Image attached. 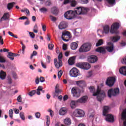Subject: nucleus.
I'll use <instances>...</instances> for the list:
<instances>
[{"label":"nucleus","mask_w":126,"mask_h":126,"mask_svg":"<svg viewBox=\"0 0 126 126\" xmlns=\"http://www.w3.org/2000/svg\"><path fill=\"white\" fill-rule=\"evenodd\" d=\"M67 113V109L65 108H62L59 111V115L63 116Z\"/></svg>","instance_id":"23"},{"label":"nucleus","mask_w":126,"mask_h":126,"mask_svg":"<svg viewBox=\"0 0 126 126\" xmlns=\"http://www.w3.org/2000/svg\"><path fill=\"white\" fill-rule=\"evenodd\" d=\"M109 31H110V27L108 25L103 26V33L105 34H108Z\"/></svg>","instance_id":"27"},{"label":"nucleus","mask_w":126,"mask_h":126,"mask_svg":"<svg viewBox=\"0 0 126 126\" xmlns=\"http://www.w3.org/2000/svg\"><path fill=\"white\" fill-rule=\"evenodd\" d=\"M111 94L112 96H117L120 94V90L119 88H116L114 90L111 89Z\"/></svg>","instance_id":"17"},{"label":"nucleus","mask_w":126,"mask_h":126,"mask_svg":"<svg viewBox=\"0 0 126 126\" xmlns=\"http://www.w3.org/2000/svg\"><path fill=\"white\" fill-rule=\"evenodd\" d=\"M106 84L107 85V86H109V87H111V77H109L106 81Z\"/></svg>","instance_id":"37"},{"label":"nucleus","mask_w":126,"mask_h":126,"mask_svg":"<svg viewBox=\"0 0 126 126\" xmlns=\"http://www.w3.org/2000/svg\"><path fill=\"white\" fill-rule=\"evenodd\" d=\"M35 118H36V119H40L41 117V114L40 113V112L35 113Z\"/></svg>","instance_id":"47"},{"label":"nucleus","mask_w":126,"mask_h":126,"mask_svg":"<svg viewBox=\"0 0 126 126\" xmlns=\"http://www.w3.org/2000/svg\"><path fill=\"white\" fill-rule=\"evenodd\" d=\"M6 61L5 59H4V58L2 57V56H0V63H5Z\"/></svg>","instance_id":"49"},{"label":"nucleus","mask_w":126,"mask_h":126,"mask_svg":"<svg viewBox=\"0 0 126 126\" xmlns=\"http://www.w3.org/2000/svg\"><path fill=\"white\" fill-rule=\"evenodd\" d=\"M63 60V53H60L59 54V55L58 56V61H62Z\"/></svg>","instance_id":"48"},{"label":"nucleus","mask_w":126,"mask_h":126,"mask_svg":"<svg viewBox=\"0 0 126 126\" xmlns=\"http://www.w3.org/2000/svg\"><path fill=\"white\" fill-rule=\"evenodd\" d=\"M51 12L53 14H58L59 13V9L56 7H54L51 9Z\"/></svg>","instance_id":"33"},{"label":"nucleus","mask_w":126,"mask_h":126,"mask_svg":"<svg viewBox=\"0 0 126 126\" xmlns=\"http://www.w3.org/2000/svg\"><path fill=\"white\" fill-rule=\"evenodd\" d=\"M115 48V46H114V44L112 43L111 44V52H114V49Z\"/></svg>","instance_id":"60"},{"label":"nucleus","mask_w":126,"mask_h":126,"mask_svg":"<svg viewBox=\"0 0 126 126\" xmlns=\"http://www.w3.org/2000/svg\"><path fill=\"white\" fill-rule=\"evenodd\" d=\"M21 12H26V13L28 15H30V11H29V10L26 8H24V9H22Z\"/></svg>","instance_id":"38"},{"label":"nucleus","mask_w":126,"mask_h":126,"mask_svg":"<svg viewBox=\"0 0 126 126\" xmlns=\"http://www.w3.org/2000/svg\"><path fill=\"white\" fill-rule=\"evenodd\" d=\"M87 100H88V97L86 95H84L76 100V102L80 103L81 104H84V103H86V102H87Z\"/></svg>","instance_id":"14"},{"label":"nucleus","mask_w":126,"mask_h":126,"mask_svg":"<svg viewBox=\"0 0 126 126\" xmlns=\"http://www.w3.org/2000/svg\"><path fill=\"white\" fill-rule=\"evenodd\" d=\"M71 6H72L73 7H74L76 4H77V2L75 1V0H72L71 1Z\"/></svg>","instance_id":"40"},{"label":"nucleus","mask_w":126,"mask_h":126,"mask_svg":"<svg viewBox=\"0 0 126 126\" xmlns=\"http://www.w3.org/2000/svg\"><path fill=\"white\" fill-rule=\"evenodd\" d=\"M77 67H79L80 68H82V69H85L87 70L91 67L90 64L87 63H77L76 64Z\"/></svg>","instance_id":"6"},{"label":"nucleus","mask_w":126,"mask_h":126,"mask_svg":"<svg viewBox=\"0 0 126 126\" xmlns=\"http://www.w3.org/2000/svg\"><path fill=\"white\" fill-rule=\"evenodd\" d=\"M37 53L36 52V51H34L31 56V59H32L34 56H37Z\"/></svg>","instance_id":"55"},{"label":"nucleus","mask_w":126,"mask_h":126,"mask_svg":"<svg viewBox=\"0 0 126 126\" xmlns=\"http://www.w3.org/2000/svg\"><path fill=\"white\" fill-rule=\"evenodd\" d=\"M9 18V14L8 13H5L4 14L3 16L0 18V22L3 21L4 20H7Z\"/></svg>","instance_id":"21"},{"label":"nucleus","mask_w":126,"mask_h":126,"mask_svg":"<svg viewBox=\"0 0 126 126\" xmlns=\"http://www.w3.org/2000/svg\"><path fill=\"white\" fill-rule=\"evenodd\" d=\"M18 56H19V54L13 53L12 52H8L7 58H8V59H10L11 61H13V60H14V58L11 57H17Z\"/></svg>","instance_id":"18"},{"label":"nucleus","mask_w":126,"mask_h":126,"mask_svg":"<svg viewBox=\"0 0 126 126\" xmlns=\"http://www.w3.org/2000/svg\"><path fill=\"white\" fill-rule=\"evenodd\" d=\"M48 49L49 50H50V51L54 50V44L52 43H49L48 44Z\"/></svg>","instance_id":"44"},{"label":"nucleus","mask_w":126,"mask_h":126,"mask_svg":"<svg viewBox=\"0 0 126 126\" xmlns=\"http://www.w3.org/2000/svg\"><path fill=\"white\" fill-rule=\"evenodd\" d=\"M121 26V23H114L111 26V33L112 34H116V35H119L120 32L119 31V28Z\"/></svg>","instance_id":"4"},{"label":"nucleus","mask_w":126,"mask_h":126,"mask_svg":"<svg viewBox=\"0 0 126 126\" xmlns=\"http://www.w3.org/2000/svg\"><path fill=\"white\" fill-rule=\"evenodd\" d=\"M54 64L56 68H60L63 66V61L61 60H58L57 59H54Z\"/></svg>","instance_id":"13"},{"label":"nucleus","mask_w":126,"mask_h":126,"mask_svg":"<svg viewBox=\"0 0 126 126\" xmlns=\"http://www.w3.org/2000/svg\"><path fill=\"white\" fill-rule=\"evenodd\" d=\"M15 4V3L14 2L8 3L7 5V9L8 10H10V9H12L13 8V6H14Z\"/></svg>","instance_id":"32"},{"label":"nucleus","mask_w":126,"mask_h":126,"mask_svg":"<svg viewBox=\"0 0 126 126\" xmlns=\"http://www.w3.org/2000/svg\"><path fill=\"white\" fill-rule=\"evenodd\" d=\"M76 103H78L76 100H72L70 102V107L71 109H75L76 107Z\"/></svg>","instance_id":"31"},{"label":"nucleus","mask_w":126,"mask_h":126,"mask_svg":"<svg viewBox=\"0 0 126 126\" xmlns=\"http://www.w3.org/2000/svg\"><path fill=\"white\" fill-rule=\"evenodd\" d=\"M117 82V76H111V86H114Z\"/></svg>","instance_id":"24"},{"label":"nucleus","mask_w":126,"mask_h":126,"mask_svg":"<svg viewBox=\"0 0 126 126\" xmlns=\"http://www.w3.org/2000/svg\"><path fill=\"white\" fill-rule=\"evenodd\" d=\"M69 65H72L74 63V58L71 57L68 61Z\"/></svg>","instance_id":"35"},{"label":"nucleus","mask_w":126,"mask_h":126,"mask_svg":"<svg viewBox=\"0 0 126 126\" xmlns=\"http://www.w3.org/2000/svg\"><path fill=\"white\" fill-rule=\"evenodd\" d=\"M79 74V70L76 67L72 68L69 71V75L71 77H77Z\"/></svg>","instance_id":"9"},{"label":"nucleus","mask_w":126,"mask_h":126,"mask_svg":"<svg viewBox=\"0 0 126 126\" xmlns=\"http://www.w3.org/2000/svg\"><path fill=\"white\" fill-rule=\"evenodd\" d=\"M63 36H68V32H63Z\"/></svg>","instance_id":"63"},{"label":"nucleus","mask_w":126,"mask_h":126,"mask_svg":"<svg viewBox=\"0 0 126 126\" xmlns=\"http://www.w3.org/2000/svg\"><path fill=\"white\" fill-rule=\"evenodd\" d=\"M13 110H14V112L15 113L19 114V110H18L16 108H14Z\"/></svg>","instance_id":"61"},{"label":"nucleus","mask_w":126,"mask_h":126,"mask_svg":"<svg viewBox=\"0 0 126 126\" xmlns=\"http://www.w3.org/2000/svg\"><path fill=\"white\" fill-rule=\"evenodd\" d=\"M20 118L22 119L23 121L25 120V117H24V112H20Z\"/></svg>","instance_id":"46"},{"label":"nucleus","mask_w":126,"mask_h":126,"mask_svg":"<svg viewBox=\"0 0 126 126\" xmlns=\"http://www.w3.org/2000/svg\"><path fill=\"white\" fill-rule=\"evenodd\" d=\"M62 75H63V71L60 70L58 72V78H61V77H62Z\"/></svg>","instance_id":"50"},{"label":"nucleus","mask_w":126,"mask_h":126,"mask_svg":"<svg viewBox=\"0 0 126 126\" xmlns=\"http://www.w3.org/2000/svg\"><path fill=\"white\" fill-rule=\"evenodd\" d=\"M83 11H87V8L79 7L75 8V10L73 11L75 16L80 15V14H84Z\"/></svg>","instance_id":"7"},{"label":"nucleus","mask_w":126,"mask_h":126,"mask_svg":"<svg viewBox=\"0 0 126 126\" xmlns=\"http://www.w3.org/2000/svg\"><path fill=\"white\" fill-rule=\"evenodd\" d=\"M39 80L40 82H45V78H44V77H40Z\"/></svg>","instance_id":"59"},{"label":"nucleus","mask_w":126,"mask_h":126,"mask_svg":"<svg viewBox=\"0 0 126 126\" xmlns=\"http://www.w3.org/2000/svg\"><path fill=\"white\" fill-rule=\"evenodd\" d=\"M104 44V40L103 39H100L98 40L97 43L96 44V47H99V46H102Z\"/></svg>","instance_id":"34"},{"label":"nucleus","mask_w":126,"mask_h":126,"mask_svg":"<svg viewBox=\"0 0 126 126\" xmlns=\"http://www.w3.org/2000/svg\"><path fill=\"white\" fill-rule=\"evenodd\" d=\"M71 91L73 97H75L76 98L80 97V92H79V90H77L76 88H72Z\"/></svg>","instance_id":"11"},{"label":"nucleus","mask_w":126,"mask_h":126,"mask_svg":"<svg viewBox=\"0 0 126 126\" xmlns=\"http://www.w3.org/2000/svg\"><path fill=\"white\" fill-rule=\"evenodd\" d=\"M17 101L19 103H21V102H22V98H21V95H19L17 97Z\"/></svg>","instance_id":"54"},{"label":"nucleus","mask_w":126,"mask_h":126,"mask_svg":"<svg viewBox=\"0 0 126 126\" xmlns=\"http://www.w3.org/2000/svg\"><path fill=\"white\" fill-rule=\"evenodd\" d=\"M39 11L42 13H46V12H48V9L45 7H43L39 9Z\"/></svg>","instance_id":"36"},{"label":"nucleus","mask_w":126,"mask_h":126,"mask_svg":"<svg viewBox=\"0 0 126 126\" xmlns=\"http://www.w3.org/2000/svg\"><path fill=\"white\" fill-rule=\"evenodd\" d=\"M116 4V0H111V5L113 6V5H115Z\"/></svg>","instance_id":"58"},{"label":"nucleus","mask_w":126,"mask_h":126,"mask_svg":"<svg viewBox=\"0 0 126 126\" xmlns=\"http://www.w3.org/2000/svg\"><path fill=\"white\" fill-rule=\"evenodd\" d=\"M7 81L9 83V84H11L12 82V80L11 79V77L8 76L7 77Z\"/></svg>","instance_id":"53"},{"label":"nucleus","mask_w":126,"mask_h":126,"mask_svg":"<svg viewBox=\"0 0 126 126\" xmlns=\"http://www.w3.org/2000/svg\"><path fill=\"white\" fill-rule=\"evenodd\" d=\"M116 116H114L113 115H111V123H115V121H116Z\"/></svg>","instance_id":"39"},{"label":"nucleus","mask_w":126,"mask_h":126,"mask_svg":"<svg viewBox=\"0 0 126 126\" xmlns=\"http://www.w3.org/2000/svg\"><path fill=\"white\" fill-rule=\"evenodd\" d=\"M97 57L94 55H91L88 57V62L91 63H94L97 62Z\"/></svg>","instance_id":"12"},{"label":"nucleus","mask_w":126,"mask_h":126,"mask_svg":"<svg viewBox=\"0 0 126 126\" xmlns=\"http://www.w3.org/2000/svg\"><path fill=\"white\" fill-rule=\"evenodd\" d=\"M64 16L65 18L68 20H71L73 19V18H75V15L72 10L66 12L64 14Z\"/></svg>","instance_id":"8"},{"label":"nucleus","mask_w":126,"mask_h":126,"mask_svg":"<svg viewBox=\"0 0 126 126\" xmlns=\"http://www.w3.org/2000/svg\"><path fill=\"white\" fill-rule=\"evenodd\" d=\"M74 116L76 117L77 118H82V117H84V115L85 113L84 111L81 109H76L73 113Z\"/></svg>","instance_id":"10"},{"label":"nucleus","mask_w":126,"mask_h":126,"mask_svg":"<svg viewBox=\"0 0 126 126\" xmlns=\"http://www.w3.org/2000/svg\"><path fill=\"white\" fill-rule=\"evenodd\" d=\"M107 52L111 53V41L107 42L106 46L104 47H99L96 49V52L100 54H106Z\"/></svg>","instance_id":"2"},{"label":"nucleus","mask_w":126,"mask_h":126,"mask_svg":"<svg viewBox=\"0 0 126 126\" xmlns=\"http://www.w3.org/2000/svg\"><path fill=\"white\" fill-rule=\"evenodd\" d=\"M5 77H6V74L5 72L2 70L0 71V78L2 80L3 79H5Z\"/></svg>","instance_id":"28"},{"label":"nucleus","mask_w":126,"mask_h":126,"mask_svg":"<svg viewBox=\"0 0 126 126\" xmlns=\"http://www.w3.org/2000/svg\"><path fill=\"white\" fill-rule=\"evenodd\" d=\"M121 119L124 121V126H126V109L123 110V112H122V114Z\"/></svg>","instance_id":"15"},{"label":"nucleus","mask_w":126,"mask_h":126,"mask_svg":"<svg viewBox=\"0 0 126 126\" xmlns=\"http://www.w3.org/2000/svg\"><path fill=\"white\" fill-rule=\"evenodd\" d=\"M121 45L122 46V47H125V46H126V42L125 41H122L121 43Z\"/></svg>","instance_id":"62"},{"label":"nucleus","mask_w":126,"mask_h":126,"mask_svg":"<svg viewBox=\"0 0 126 126\" xmlns=\"http://www.w3.org/2000/svg\"><path fill=\"white\" fill-rule=\"evenodd\" d=\"M67 26V25H66V23L65 22H62L59 25V28L61 30H63V29H65Z\"/></svg>","instance_id":"20"},{"label":"nucleus","mask_w":126,"mask_h":126,"mask_svg":"<svg viewBox=\"0 0 126 126\" xmlns=\"http://www.w3.org/2000/svg\"><path fill=\"white\" fill-rule=\"evenodd\" d=\"M9 117L11 118V119H12V117H13V110L12 109L9 110Z\"/></svg>","instance_id":"45"},{"label":"nucleus","mask_w":126,"mask_h":126,"mask_svg":"<svg viewBox=\"0 0 126 126\" xmlns=\"http://www.w3.org/2000/svg\"><path fill=\"white\" fill-rule=\"evenodd\" d=\"M63 122L66 126H70V125H71V120L68 118L65 119Z\"/></svg>","instance_id":"29"},{"label":"nucleus","mask_w":126,"mask_h":126,"mask_svg":"<svg viewBox=\"0 0 126 126\" xmlns=\"http://www.w3.org/2000/svg\"><path fill=\"white\" fill-rule=\"evenodd\" d=\"M119 72L123 75H126V66H123L120 68Z\"/></svg>","instance_id":"26"},{"label":"nucleus","mask_w":126,"mask_h":126,"mask_svg":"<svg viewBox=\"0 0 126 126\" xmlns=\"http://www.w3.org/2000/svg\"><path fill=\"white\" fill-rule=\"evenodd\" d=\"M60 86H59V84H57L56 87H55V93L57 94H55L54 95V97L55 98V97H56V96H58V95L61 94V93L62 92V91L61 90H60Z\"/></svg>","instance_id":"19"},{"label":"nucleus","mask_w":126,"mask_h":126,"mask_svg":"<svg viewBox=\"0 0 126 126\" xmlns=\"http://www.w3.org/2000/svg\"><path fill=\"white\" fill-rule=\"evenodd\" d=\"M49 17H50L51 21H53V22H56V21L57 20V18L55 17H54V16H52L51 15H50L49 16Z\"/></svg>","instance_id":"42"},{"label":"nucleus","mask_w":126,"mask_h":126,"mask_svg":"<svg viewBox=\"0 0 126 126\" xmlns=\"http://www.w3.org/2000/svg\"><path fill=\"white\" fill-rule=\"evenodd\" d=\"M51 4H52V1H51L50 0H48L46 2V5H47V6H50Z\"/></svg>","instance_id":"51"},{"label":"nucleus","mask_w":126,"mask_h":126,"mask_svg":"<svg viewBox=\"0 0 126 126\" xmlns=\"http://www.w3.org/2000/svg\"><path fill=\"white\" fill-rule=\"evenodd\" d=\"M30 36L32 38V39H34L35 38V34L32 32H29Z\"/></svg>","instance_id":"52"},{"label":"nucleus","mask_w":126,"mask_h":126,"mask_svg":"<svg viewBox=\"0 0 126 126\" xmlns=\"http://www.w3.org/2000/svg\"><path fill=\"white\" fill-rule=\"evenodd\" d=\"M88 116L90 119H93V118H94V116H95V111L93 110H90Z\"/></svg>","instance_id":"25"},{"label":"nucleus","mask_w":126,"mask_h":126,"mask_svg":"<svg viewBox=\"0 0 126 126\" xmlns=\"http://www.w3.org/2000/svg\"><path fill=\"white\" fill-rule=\"evenodd\" d=\"M122 63H125L126 64V57L124 58L122 60Z\"/></svg>","instance_id":"64"},{"label":"nucleus","mask_w":126,"mask_h":126,"mask_svg":"<svg viewBox=\"0 0 126 126\" xmlns=\"http://www.w3.org/2000/svg\"><path fill=\"white\" fill-rule=\"evenodd\" d=\"M90 92L93 93V96H97V99L98 101L101 102L102 100H104V98L106 97V94L104 91L101 90L99 86H97V91L95 92V89L94 87H90L89 88Z\"/></svg>","instance_id":"1"},{"label":"nucleus","mask_w":126,"mask_h":126,"mask_svg":"<svg viewBox=\"0 0 126 126\" xmlns=\"http://www.w3.org/2000/svg\"><path fill=\"white\" fill-rule=\"evenodd\" d=\"M48 112H49L50 113V115L51 117L54 116V111H52L51 109H49L48 110Z\"/></svg>","instance_id":"57"},{"label":"nucleus","mask_w":126,"mask_h":126,"mask_svg":"<svg viewBox=\"0 0 126 126\" xmlns=\"http://www.w3.org/2000/svg\"><path fill=\"white\" fill-rule=\"evenodd\" d=\"M110 112V107L108 106H105L103 107V110L102 111V115L105 117V121L108 123H111V114L108 113Z\"/></svg>","instance_id":"3"},{"label":"nucleus","mask_w":126,"mask_h":126,"mask_svg":"<svg viewBox=\"0 0 126 126\" xmlns=\"http://www.w3.org/2000/svg\"><path fill=\"white\" fill-rule=\"evenodd\" d=\"M8 34H9L10 36H11V37H13L14 38H15L16 39H17V38H18V37H17V35L14 34L13 33H12L11 32H8Z\"/></svg>","instance_id":"41"},{"label":"nucleus","mask_w":126,"mask_h":126,"mask_svg":"<svg viewBox=\"0 0 126 126\" xmlns=\"http://www.w3.org/2000/svg\"><path fill=\"white\" fill-rule=\"evenodd\" d=\"M34 94H36V91L32 90L30 93H29V96H31V97H32V96H33Z\"/></svg>","instance_id":"43"},{"label":"nucleus","mask_w":126,"mask_h":126,"mask_svg":"<svg viewBox=\"0 0 126 126\" xmlns=\"http://www.w3.org/2000/svg\"><path fill=\"white\" fill-rule=\"evenodd\" d=\"M106 5L110 7L111 6V0H106Z\"/></svg>","instance_id":"56"},{"label":"nucleus","mask_w":126,"mask_h":126,"mask_svg":"<svg viewBox=\"0 0 126 126\" xmlns=\"http://www.w3.org/2000/svg\"><path fill=\"white\" fill-rule=\"evenodd\" d=\"M120 40H121V36L118 35L114 36L111 38V41L114 43L118 42Z\"/></svg>","instance_id":"22"},{"label":"nucleus","mask_w":126,"mask_h":126,"mask_svg":"<svg viewBox=\"0 0 126 126\" xmlns=\"http://www.w3.org/2000/svg\"><path fill=\"white\" fill-rule=\"evenodd\" d=\"M91 49V44L86 43L83 44L79 49V53H86L89 52Z\"/></svg>","instance_id":"5"},{"label":"nucleus","mask_w":126,"mask_h":126,"mask_svg":"<svg viewBox=\"0 0 126 126\" xmlns=\"http://www.w3.org/2000/svg\"><path fill=\"white\" fill-rule=\"evenodd\" d=\"M70 47L72 50H76L77 49V47H78V44L76 42H73L71 43Z\"/></svg>","instance_id":"30"},{"label":"nucleus","mask_w":126,"mask_h":126,"mask_svg":"<svg viewBox=\"0 0 126 126\" xmlns=\"http://www.w3.org/2000/svg\"><path fill=\"white\" fill-rule=\"evenodd\" d=\"M76 84L80 87L83 89L84 87H86V83L83 81H78L76 82Z\"/></svg>","instance_id":"16"}]
</instances>
